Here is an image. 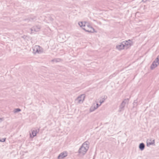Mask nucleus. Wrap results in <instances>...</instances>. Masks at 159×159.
Instances as JSON below:
<instances>
[{"instance_id":"1","label":"nucleus","mask_w":159,"mask_h":159,"mask_svg":"<svg viewBox=\"0 0 159 159\" xmlns=\"http://www.w3.org/2000/svg\"><path fill=\"white\" fill-rule=\"evenodd\" d=\"M78 24L80 27H82L86 32L91 33L97 32V31L95 30V29L90 25L89 23L87 22L81 21L79 22Z\"/></svg>"},{"instance_id":"2","label":"nucleus","mask_w":159,"mask_h":159,"mask_svg":"<svg viewBox=\"0 0 159 159\" xmlns=\"http://www.w3.org/2000/svg\"><path fill=\"white\" fill-rule=\"evenodd\" d=\"M89 146V142L86 141L84 143L79 149L78 152L79 154L84 155L88 151Z\"/></svg>"},{"instance_id":"3","label":"nucleus","mask_w":159,"mask_h":159,"mask_svg":"<svg viewBox=\"0 0 159 159\" xmlns=\"http://www.w3.org/2000/svg\"><path fill=\"white\" fill-rule=\"evenodd\" d=\"M129 98H127L125 99L122 101L120 105L119 106V108L118 110L119 112H121L124 110V108L125 105L126 103H128L129 102Z\"/></svg>"},{"instance_id":"4","label":"nucleus","mask_w":159,"mask_h":159,"mask_svg":"<svg viewBox=\"0 0 159 159\" xmlns=\"http://www.w3.org/2000/svg\"><path fill=\"white\" fill-rule=\"evenodd\" d=\"M125 48L127 49L133 45L132 41L130 39H128V40H125L123 42Z\"/></svg>"},{"instance_id":"5","label":"nucleus","mask_w":159,"mask_h":159,"mask_svg":"<svg viewBox=\"0 0 159 159\" xmlns=\"http://www.w3.org/2000/svg\"><path fill=\"white\" fill-rule=\"evenodd\" d=\"M41 47L38 45L36 46L33 49V52L34 54L36 53H41L42 51L40 49Z\"/></svg>"},{"instance_id":"6","label":"nucleus","mask_w":159,"mask_h":159,"mask_svg":"<svg viewBox=\"0 0 159 159\" xmlns=\"http://www.w3.org/2000/svg\"><path fill=\"white\" fill-rule=\"evenodd\" d=\"M67 156V152L66 151H64L60 153L57 157L58 159H63Z\"/></svg>"},{"instance_id":"7","label":"nucleus","mask_w":159,"mask_h":159,"mask_svg":"<svg viewBox=\"0 0 159 159\" xmlns=\"http://www.w3.org/2000/svg\"><path fill=\"white\" fill-rule=\"evenodd\" d=\"M116 48L120 51L124 49L125 48V47L123 42L117 45L116 46Z\"/></svg>"},{"instance_id":"8","label":"nucleus","mask_w":159,"mask_h":159,"mask_svg":"<svg viewBox=\"0 0 159 159\" xmlns=\"http://www.w3.org/2000/svg\"><path fill=\"white\" fill-rule=\"evenodd\" d=\"M159 65L158 62H156L155 60L152 62L150 66V69L152 70L154 69Z\"/></svg>"},{"instance_id":"9","label":"nucleus","mask_w":159,"mask_h":159,"mask_svg":"<svg viewBox=\"0 0 159 159\" xmlns=\"http://www.w3.org/2000/svg\"><path fill=\"white\" fill-rule=\"evenodd\" d=\"M85 98L84 94H82L79 96L77 98V100L78 101V102L80 103L81 102H82Z\"/></svg>"},{"instance_id":"10","label":"nucleus","mask_w":159,"mask_h":159,"mask_svg":"<svg viewBox=\"0 0 159 159\" xmlns=\"http://www.w3.org/2000/svg\"><path fill=\"white\" fill-rule=\"evenodd\" d=\"M155 145V140L152 141L151 139H148L147 141V146H149L151 145Z\"/></svg>"},{"instance_id":"11","label":"nucleus","mask_w":159,"mask_h":159,"mask_svg":"<svg viewBox=\"0 0 159 159\" xmlns=\"http://www.w3.org/2000/svg\"><path fill=\"white\" fill-rule=\"evenodd\" d=\"M36 18L35 16L33 17L28 18L24 19V20L25 21L27 22H29L30 21H34L35 20Z\"/></svg>"},{"instance_id":"12","label":"nucleus","mask_w":159,"mask_h":159,"mask_svg":"<svg viewBox=\"0 0 159 159\" xmlns=\"http://www.w3.org/2000/svg\"><path fill=\"white\" fill-rule=\"evenodd\" d=\"M41 27L39 26H34L31 29V30L32 31L34 30L35 32H38L39 31Z\"/></svg>"},{"instance_id":"13","label":"nucleus","mask_w":159,"mask_h":159,"mask_svg":"<svg viewBox=\"0 0 159 159\" xmlns=\"http://www.w3.org/2000/svg\"><path fill=\"white\" fill-rule=\"evenodd\" d=\"M145 147V145L143 143H142L139 144V148L141 151H143Z\"/></svg>"},{"instance_id":"14","label":"nucleus","mask_w":159,"mask_h":159,"mask_svg":"<svg viewBox=\"0 0 159 159\" xmlns=\"http://www.w3.org/2000/svg\"><path fill=\"white\" fill-rule=\"evenodd\" d=\"M38 132H37V130H32V136L31 134H30V137L32 138L34 137L36 135L37 133Z\"/></svg>"},{"instance_id":"15","label":"nucleus","mask_w":159,"mask_h":159,"mask_svg":"<svg viewBox=\"0 0 159 159\" xmlns=\"http://www.w3.org/2000/svg\"><path fill=\"white\" fill-rule=\"evenodd\" d=\"M107 98V97L106 95L104 96L103 98L102 97V100H100L99 101V102L100 103V104H102V103H103L104 102L105 100Z\"/></svg>"},{"instance_id":"16","label":"nucleus","mask_w":159,"mask_h":159,"mask_svg":"<svg viewBox=\"0 0 159 159\" xmlns=\"http://www.w3.org/2000/svg\"><path fill=\"white\" fill-rule=\"evenodd\" d=\"M133 107L134 108L136 107L138 105L137 101V100H134L133 103Z\"/></svg>"},{"instance_id":"17","label":"nucleus","mask_w":159,"mask_h":159,"mask_svg":"<svg viewBox=\"0 0 159 159\" xmlns=\"http://www.w3.org/2000/svg\"><path fill=\"white\" fill-rule=\"evenodd\" d=\"M21 111V110L19 108H16L14 110V113H16L19 112Z\"/></svg>"},{"instance_id":"18","label":"nucleus","mask_w":159,"mask_h":159,"mask_svg":"<svg viewBox=\"0 0 159 159\" xmlns=\"http://www.w3.org/2000/svg\"><path fill=\"white\" fill-rule=\"evenodd\" d=\"M97 109L96 108H95V106H91L90 109V112H93L95 110Z\"/></svg>"},{"instance_id":"19","label":"nucleus","mask_w":159,"mask_h":159,"mask_svg":"<svg viewBox=\"0 0 159 159\" xmlns=\"http://www.w3.org/2000/svg\"><path fill=\"white\" fill-rule=\"evenodd\" d=\"M61 61V59L60 58H56L53 59L52 60V61H55L56 62H59Z\"/></svg>"},{"instance_id":"20","label":"nucleus","mask_w":159,"mask_h":159,"mask_svg":"<svg viewBox=\"0 0 159 159\" xmlns=\"http://www.w3.org/2000/svg\"><path fill=\"white\" fill-rule=\"evenodd\" d=\"M155 60H156V62L159 63V55L157 57Z\"/></svg>"},{"instance_id":"21","label":"nucleus","mask_w":159,"mask_h":159,"mask_svg":"<svg viewBox=\"0 0 159 159\" xmlns=\"http://www.w3.org/2000/svg\"><path fill=\"white\" fill-rule=\"evenodd\" d=\"M101 104L100 105H99L98 103H97L96 104V106H95V108L97 109L99 106H100Z\"/></svg>"},{"instance_id":"22","label":"nucleus","mask_w":159,"mask_h":159,"mask_svg":"<svg viewBox=\"0 0 159 159\" xmlns=\"http://www.w3.org/2000/svg\"><path fill=\"white\" fill-rule=\"evenodd\" d=\"M1 139V142H5L6 140V138H3L2 139Z\"/></svg>"},{"instance_id":"23","label":"nucleus","mask_w":159,"mask_h":159,"mask_svg":"<svg viewBox=\"0 0 159 159\" xmlns=\"http://www.w3.org/2000/svg\"><path fill=\"white\" fill-rule=\"evenodd\" d=\"M116 74L115 73H114L113 74L111 75L110 76V78H111L112 77H113V76H115L116 75Z\"/></svg>"},{"instance_id":"24","label":"nucleus","mask_w":159,"mask_h":159,"mask_svg":"<svg viewBox=\"0 0 159 159\" xmlns=\"http://www.w3.org/2000/svg\"><path fill=\"white\" fill-rule=\"evenodd\" d=\"M49 19L52 21L53 20V19L51 17H49Z\"/></svg>"},{"instance_id":"25","label":"nucleus","mask_w":159,"mask_h":159,"mask_svg":"<svg viewBox=\"0 0 159 159\" xmlns=\"http://www.w3.org/2000/svg\"><path fill=\"white\" fill-rule=\"evenodd\" d=\"M147 0H142V2H146Z\"/></svg>"},{"instance_id":"26","label":"nucleus","mask_w":159,"mask_h":159,"mask_svg":"<svg viewBox=\"0 0 159 159\" xmlns=\"http://www.w3.org/2000/svg\"><path fill=\"white\" fill-rule=\"evenodd\" d=\"M0 119H1V120H0V122H2V118H0Z\"/></svg>"},{"instance_id":"27","label":"nucleus","mask_w":159,"mask_h":159,"mask_svg":"<svg viewBox=\"0 0 159 159\" xmlns=\"http://www.w3.org/2000/svg\"><path fill=\"white\" fill-rule=\"evenodd\" d=\"M1 139H0V142H1Z\"/></svg>"},{"instance_id":"28","label":"nucleus","mask_w":159,"mask_h":159,"mask_svg":"<svg viewBox=\"0 0 159 159\" xmlns=\"http://www.w3.org/2000/svg\"><path fill=\"white\" fill-rule=\"evenodd\" d=\"M0 120H1V119H0Z\"/></svg>"}]
</instances>
